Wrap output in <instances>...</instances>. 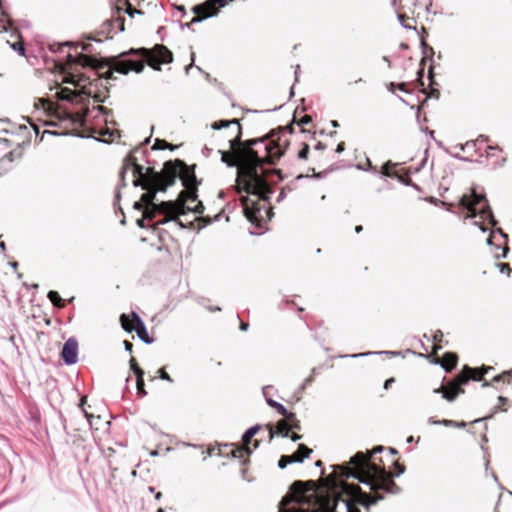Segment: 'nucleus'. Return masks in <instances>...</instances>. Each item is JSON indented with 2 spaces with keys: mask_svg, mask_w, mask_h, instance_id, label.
<instances>
[{
  "mask_svg": "<svg viewBox=\"0 0 512 512\" xmlns=\"http://www.w3.org/2000/svg\"><path fill=\"white\" fill-rule=\"evenodd\" d=\"M311 453H312L311 449H309L304 444H300L299 447H298V450L295 453H293L292 455H283V456H281V458L278 461V467L283 469L288 464H291V463H301V462H303V460L305 458L309 457V455Z\"/></svg>",
  "mask_w": 512,
  "mask_h": 512,
  "instance_id": "4468645a",
  "label": "nucleus"
},
{
  "mask_svg": "<svg viewBox=\"0 0 512 512\" xmlns=\"http://www.w3.org/2000/svg\"><path fill=\"white\" fill-rule=\"evenodd\" d=\"M272 391H273V386H271V385H267L262 388L263 396L265 397V400L268 405H269V402H271V403L276 402L275 400L272 399V395H273Z\"/></svg>",
  "mask_w": 512,
  "mask_h": 512,
  "instance_id": "bb28decb",
  "label": "nucleus"
},
{
  "mask_svg": "<svg viewBox=\"0 0 512 512\" xmlns=\"http://www.w3.org/2000/svg\"><path fill=\"white\" fill-rule=\"evenodd\" d=\"M401 101L405 103L406 105H409L411 109H414V105H412L408 100L400 97Z\"/></svg>",
  "mask_w": 512,
  "mask_h": 512,
  "instance_id": "5fc2aeb1",
  "label": "nucleus"
},
{
  "mask_svg": "<svg viewBox=\"0 0 512 512\" xmlns=\"http://www.w3.org/2000/svg\"><path fill=\"white\" fill-rule=\"evenodd\" d=\"M481 376L482 374H479L476 369H471L468 366H465L462 373L459 374L452 382L445 387H441L443 398L450 402L453 401L458 394L463 392L461 385L467 383L470 379L478 380Z\"/></svg>",
  "mask_w": 512,
  "mask_h": 512,
  "instance_id": "0eeeda50",
  "label": "nucleus"
},
{
  "mask_svg": "<svg viewBox=\"0 0 512 512\" xmlns=\"http://www.w3.org/2000/svg\"><path fill=\"white\" fill-rule=\"evenodd\" d=\"M285 196H286L285 191L281 190V192L279 193V195L277 197V202L282 201L285 198Z\"/></svg>",
  "mask_w": 512,
  "mask_h": 512,
  "instance_id": "de8ad7c7",
  "label": "nucleus"
},
{
  "mask_svg": "<svg viewBox=\"0 0 512 512\" xmlns=\"http://www.w3.org/2000/svg\"><path fill=\"white\" fill-rule=\"evenodd\" d=\"M248 327H249L248 323L242 322V323L240 324V329H241L242 331H246V330L248 329Z\"/></svg>",
  "mask_w": 512,
  "mask_h": 512,
  "instance_id": "09e8293b",
  "label": "nucleus"
},
{
  "mask_svg": "<svg viewBox=\"0 0 512 512\" xmlns=\"http://www.w3.org/2000/svg\"><path fill=\"white\" fill-rule=\"evenodd\" d=\"M457 360H458V357L456 354L446 353L443 356L442 360L439 361V363L445 371L449 372L455 367Z\"/></svg>",
  "mask_w": 512,
  "mask_h": 512,
  "instance_id": "f3484780",
  "label": "nucleus"
},
{
  "mask_svg": "<svg viewBox=\"0 0 512 512\" xmlns=\"http://www.w3.org/2000/svg\"><path fill=\"white\" fill-rule=\"evenodd\" d=\"M309 153V145L303 144L302 149L298 152V158L305 160Z\"/></svg>",
  "mask_w": 512,
  "mask_h": 512,
  "instance_id": "2f4dec72",
  "label": "nucleus"
},
{
  "mask_svg": "<svg viewBox=\"0 0 512 512\" xmlns=\"http://www.w3.org/2000/svg\"><path fill=\"white\" fill-rule=\"evenodd\" d=\"M78 342L75 338H69L63 345L61 356L65 364L72 365L77 362Z\"/></svg>",
  "mask_w": 512,
  "mask_h": 512,
  "instance_id": "dca6fc26",
  "label": "nucleus"
},
{
  "mask_svg": "<svg viewBox=\"0 0 512 512\" xmlns=\"http://www.w3.org/2000/svg\"><path fill=\"white\" fill-rule=\"evenodd\" d=\"M315 148H316L317 150H323V149H325V145H324L323 143H321V142H318V143L316 144Z\"/></svg>",
  "mask_w": 512,
  "mask_h": 512,
  "instance_id": "603ef678",
  "label": "nucleus"
},
{
  "mask_svg": "<svg viewBox=\"0 0 512 512\" xmlns=\"http://www.w3.org/2000/svg\"><path fill=\"white\" fill-rule=\"evenodd\" d=\"M158 373H159V377L162 380H166V381L172 382L171 377L164 371V369H159Z\"/></svg>",
  "mask_w": 512,
  "mask_h": 512,
  "instance_id": "e433bc0d",
  "label": "nucleus"
},
{
  "mask_svg": "<svg viewBox=\"0 0 512 512\" xmlns=\"http://www.w3.org/2000/svg\"><path fill=\"white\" fill-rule=\"evenodd\" d=\"M333 502H310L307 499L290 502V506L279 509L278 512H331Z\"/></svg>",
  "mask_w": 512,
  "mask_h": 512,
  "instance_id": "6e6552de",
  "label": "nucleus"
},
{
  "mask_svg": "<svg viewBox=\"0 0 512 512\" xmlns=\"http://www.w3.org/2000/svg\"><path fill=\"white\" fill-rule=\"evenodd\" d=\"M497 232H499V234L502 236V238H504L505 241L507 240V234H505L500 228L497 229Z\"/></svg>",
  "mask_w": 512,
  "mask_h": 512,
  "instance_id": "864d4df0",
  "label": "nucleus"
},
{
  "mask_svg": "<svg viewBox=\"0 0 512 512\" xmlns=\"http://www.w3.org/2000/svg\"><path fill=\"white\" fill-rule=\"evenodd\" d=\"M361 230H362V226H360V225H359V226H356L355 231H356L357 233H359Z\"/></svg>",
  "mask_w": 512,
  "mask_h": 512,
  "instance_id": "0e129e2a",
  "label": "nucleus"
},
{
  "mask_svg": "<svg viewBox=\"0 0 512 512\" xmlns=\"http://www.w3.org/2000/svg\"><path fill=\"white\" fill-rule=\"evenodd\" d=\"M127 13L129 14L130 17H133L134 14H141L142 12L140 10H137L135 8H132L130 5L127 9Z\"/></svg>",
  "mask_w": 512,
  "mask_h": 512,
  "instance_id": "58836bf2",
  "label": "nucleus"
},
{
  "mask_svg": "<svg viewBox=\"0 0 512 512\" xmlns=\"http://www.w3.org/2000/svg\"><path fill=\"white\" fill-rule=\"evenodd\" d=\"M137 152L139 150L133 151L125 158L120 172L122 186H126L125 175L131 171L133 186L147 191L142 194L140 201L134 203V209L142 210L143 204H146L145 218H153L157 213L164 214L165 217L159 220L157 225L176 221L182 227V223L176 219L178 215L185 214L186 210L197 214L203 213L204 206L201 202L193 208L186 206L187 201L197 199L196 176L193 171L180 160L165 162L161 172L155 171L153 167H148L144 171V167L137 163Z\"/></svg>",
  "mask_w": 512,
  "mask_h": 512,
  "instance_id": "f03ea898",
  "label": "nucleus"
},
{
  "mask_svg": "<svg viewBox=\"0 0 512 512\" xmlns=\"http://www.w3.org/2000/svg\"><path fill=\"white\" fill-rule=\"evenodd\" d=\"M421 131L425 132L426 134H429V136L434 139V131L428 130L427 128H421Z\"/></svg>",
  "mask_w": 512,
  "mask_h": 512,
  "instance_id": "49530a36",
  "label": "nucleus"
},
{
  "mask_svg": "<svg viewBox=\"0 0 512 512\" xmlns=\"http://www.w3.org/2000/svg\"><path fill=\"white\" fill-rule=\"evenodd\" d=\"M63 81L74 85L78 90L67 87L57 89L55 97L66 104H54L51 101L42 100L43 108L59 120H69L73 124L83 126L90 114L86 103L89 102V98H94L95 102H103V99L96 94L98 80L92 82L88 76L69 72Z\"/></svg>",
  "mask_w": 512,
  "mask_h": 512,
  "instance_id": "20e7f679",
  "label": "nucleus"
},
{
  "mask_svg": "<svg viewBox=\"0 0 512 512\" xmlns=\"http://www.w3.org/2000/svg\"><path fill=\"white\" fill-rule=\"evenodd\" d=\"M269 406L276 409L278 413L285 416L287 419H294V414L291 412H288V410L280 403L278 402H269Z\"/></svg>",
  "mask_w": 512,
  "mask_h": 512,
  "instance_id": "412c9836",
  "label": "nucleus"
},
{
  "mask_svg": "<svg viewBox=\"0 0 512 512\" xmlns=\"http://www.w3.org/2000/svg\"><path fill=\"white\" fill-rule=\"evenodd\" d=\"M132 322L135 325H127L124 324V330L127 332L135 331L137 333V336L146 344L152 343V339L149 337L146 326L142 319L136 314L135 312H132Z\"/></svg>",
  "mask_w": 512,
  "mask_h": 512,
  "instance_id": "2eb2a0df",
  "label": "nucleus"
},
{
  "mask_svg": "<svg viewBox=\"0 0 512 512\" xmlns=\"http://www.w3.org/2000/svg\"><path fill=\"white\" fill-rule=\"evenodd\" d=\"M210 151H211V150H210L208 147H205V148L203 149V153H204L206 156H208V155H209V152H210Z\"/></svg>",
  "mask_w": 512,
  "mask_h": 512,
  "instance_id": "13d9d810",
  "label": "nucleus"
},
{
  "mask_svg": "<svg viewBox=\"0 0 512 512\" xmlns=\"http://www.w3.org/2000/svg\"><path fill=\"white\" fill-rule=\"evenodd\" d=\"M129 363H130V369L134 372L136 377L138 376V372H140L141 375H144V371L137 365L134 358H131Z\"/></svg>",
  "mask_w": 512,
  "mask_h": 512,
  "instance_id": "c85d7f7f",
  "label": "nucleus"
},
{
  "mask_svg": "<svg viewBox=\"0 0 512 512\" xmlns=\"http://www.w3.org/2000/svg\"><path fill=\"white\" fill-rule=\"evenodd\" d=\"M146 219H147V218H145V216H144L143 218H141V219H138V220H137V225H138L139 227H141V228H144V227H145L144 222H145V220H146ZM148 219H149V220H151L152 218H148Z\"/></svg>",
  "mask_w": 512,
  "mask_h": 512,
  "instance_id": "79ce46f5",
  "label": "nucleus"
},
{
  "mask_svg": "<svg viewBox=\"0 0 512 512\" xmlns=\"http://www.w3.org/2000/svg\"><path fill=\"white\" fill-rule=\"evenodd\" d=\"M395 382V379L394 378H389L385 381L384 383V389H389V387L392 385V383Z\"/></svg>",
  "mask_w": 512,
  "mask_h": 512,
  "instance_id": "ea45409f",
  "label": "nucleus"
},
{
  "mask_svg": "<svg viewBox=\"0 0 512 512\" xmlns=\"http://www.w3.org/2000/svg\"><path fill=\"white\" fill-rule=\"evenodd\" d=\"M389 354V355H392V356H396V355H399L400 352H395V351H382V352H364V353H357V354H352L350 355V357L352 358H359V357H365V356H368V355H372V354Z\"/></svg>",
  "mask_w": 512,
  "mask_h": 512,
  "instance_id": "a878e982",
  "label": "nucleus"
},
{
  "mask_svg": "<svg viewBox=\"0 0 512 512\" xmlns=\"http://www.w3.org/2000/svg\"><path fill=\"white\" fill-rule=\"evenodd\" d=\"M227 1L228 0H207L201 5L194 6L193 11L196 16H194L191 22L187 23L186 26L189 27L190 24L199 23L207 18L217 15L219 8L225 7Z\"/></svg>",
  "mask_w": 512,
  "mask_h": 512,
  "instance_id": "9d476101",
  "label": "nucleus"
},
{
  "mask_svg": "<svg viewBox=\"0 0 512 512\" xmlns=\"http://www.w3.org/2000/svg\"><path fill=\"white\" fill-rule=\"evenodd\" d=\"M420 45L422 46L424 56H423V58L421 60V66H423V67H422L421 70H418V72H417V75H418V95L420 93L425 95L424 102H426V100L429 97H431V96H435L437 98L438 97V90L432 87L431 88V93L427 94L425 89L420 88V87L424 86V83L422 81V78H423V72L422 71L424 70L427 62L430 60L431 56L433 55L432 49L431 48L428 49V47H427V45H426V43H425L423 38H421V40H420ZM419 101H420V97L418 96V102Z\"/></svg>",
  "mask_w": 512,
  "mask_h": 512,
  "instance_id": "f8f14e48",
  "label": "nucleus"
},
{
  "mask_svg": "<svg viewBox=\"0 0 512 512\" xmlns=\"http://www.w3.org/2000/svg\"><path fill=\"white\" fill-rule=\"evenodd\" d=\"M331 125L333 127H338L339 126V124H338V122L336 120L331 121Z\"/></svg>",
  "mask_w": 512,
  "mask_h": 512,
  "instance_id": "e2e57ef3",
  "label": "nucleus"
},
{
  "mask_svg": "<svg viewBox=\"0 0 512 512\" xmlns=\"http://www.w3.org/2000/svg\"><path fill=\"white\" fill-rule=\"evenodd\" d=\"M406 86L407 84L406 83H399L398 85H395L393 82H391L389 85H388V90L391 91V92H394V89L397 87V89H399L400 91L402 92H405L407 94H410L411 91L410 90H407L406 89Z\"/></svg>",
  "mask_w": 512,
  "mask_h": 512,
  "instance_id": "cd10ccee",
  "label": "nucleus"
},
{
  "mask_svg": "<svg viewBox=\"0 0 512 512\" xmlns=\"http://www.w3.org/2000/svg\"><path fill=\"white\" fill-rule=\"evenodd\" d=\"M167 143L164 140H156L153 149H164Z\"/></svg>",
  "mask_w": 512,
  "mask_h": 512,
  "instance_id": "c9c22d12",
  "label": "nucleus"
},
{
  "mask_svg": "<svg viewBox=\"0 0 512 512\" xmlns=\"http://www.w3.org/2000/svg\"><path fill=\"white\" fill-rule=\"evenodd\" d=\"M288 144L283 136L272 134L269 141L266 138L241 141L240 145L231 148L232 153L218 150L223 163L237 167L238 192L247 194L241 197L243 212L258 227L271 217L267 203L273 193L263 164H274L284 155Z\"/></svg>",
  "mask_w": 512,
  "mask_h": 512,
  "instance_id": "7ed1b4c3",
  "label": "nucleus"
},
{
  "mask_svg": "<svg viewBox=\"0 0 512 512\" xmlns=\"http://www.w3.org/2000/svg\"><path fill=\"white\" fill-rule=\"evenodd\" d=\"M291 427L289 426L288 420H280L276 426V433L279 436L287 437L289 435V431Z\"/></svg>",
  "mask_w": 512,
  "mask_h": 512,
  "instance_id": "aec40b11",
  "label": "nucleus"
},
{
  "mask_svg": "<svg viewBox=\"0 0 512 512\" xmlns=\"http://www.w3.org/2000/svg\"><path fill=\"white\" fill-rule=\"evenodd\" d=\"M497 266L499 267V270H500L501 273H506L507 275L510 274L511 269H510L508 264H506V263H499V264H497Z\"/></svg>",
  "mask_w": 512,
  "mask_h": 512,
  "instance_id": "72a5a7b5",
  "label": "nucleus"
},
{
  "mask_svg": "<svg viewBox=\"0 0 512 512\" xmlns=\"http://www.w3.org/2000/svg\"><path fill=\"white\" fill-rule=\"evenodd\" d=\"M132 313L130 315H126V314H122L121 317H120V321H121V325L122 327L124 328V324H127V325H135L132 320Z\"/></svg>",
  "mask_w": 512,
  "mask_h": 512,
  "instance_id": "c756f323",
  "label": "nucleus"
},
{
  "mask_svg": "<svg viewBox=\"0 0 512 512\" xmlns=\"http://www.w3.org/2000/svg\"><path fill=\"white\" fill-rule=\"evenodd\" d=\"M13 152L10 151L6 153L1 159H0V177L6 174L8 171L12 169V163H13Z\"/></svg>",
  "mask_w": 512,
  "mask_h": 512,
  "instance_id": "a211bd4d",
  "label": "nucleus"
},
{
  "mask_svg": "<svg viewBox=\"0 0 512 512\" xmlns=\"http://www.w3.org/2000/svg\"><path fill=\"white\" fill-rule=\"evenodd\" d=\"M230 126H235L236 134L232 139L229 140V146H230V148H235L237 145L241 144L242 128L239 123V120L238 119L219 120V121H214L211 124V128L214 130H219V129L227 128Z\"/></svg>",
  "mask_w": 512,
  "mask_h": 512,
  "instance_id": "ddd939ff",
  "label": "nucleus"
},
{
  "mask_svg": "<svg viewBox=\"0 0 512 512\" xmlns=\"http://www.w3.org/2000/svg\"><path fill=\"white\" fill-rule=\"evenodd\" d=\"M439 424H443L445 426H456V427H464L465 422H453L452 420H442L438 422Z\"/></svg>",
  "mask_w": 512,
  "mask_h": 512,
  "instance_id": "7c9ffc66",
  "label": "nucleus"
},
{
  "mask_svg": "<svg viewBox=\"0 0 512 512\" xmlns=\"http://www.w3.org/2000/svg\"><path fill=\"white\" fill-rule=\"evenodd\" d=\"M142 58L154 69L159 70L161 64L171 63L173 60L172 52L163 45H156L153 49H141Z\"/></svg>",
  "mask_w": 512,
  "mask_h": 512,
  "instance_id": "1a4fd4ad",
  "label": "nucleus"
},
{
  "mask_svg": "<svg viewBox=\"0 0 512 512\" xmlns=\"http://www.w3.org/2000/svg\"><path fill=\"white\" fill-rule=\"evenodd\" d=\"M397 16H398V20H399V22H400V24L402 25L403 28L416 30V26L415 25H410V24L406 23V19H410V17L407 16L406 12H398Z\"/></svg>",
  "mask_w": 512,
  "mask_h": 512,
  "instance_id": "b1692460",
  "label": "nucleus"
},
{
  "mask_svg": "<svg viewBox=\"0 0 512 512\" xmlns=\"http://www.w3.org/2000/svg\"><path fill=\"white\" fill-rule=\"evenodd\" d=\"M318 370V367L312 368L310 375L307 378H305L302 384L300 385L299 392H303L314 381V377L318 373Z\"/></svg>",
  "mask_w": 512,
  "mask_h": 512,
  "instance_id": "4be33fe9",
  "label": "nucleus"
},
{
  "mask_svg": "<svg viewBox=\"0 0 512 512\" xmlns=\"http://www.w3.org/2000/svg\"><path fill=\"white\" fill-rule=\"evenodd\" d=\"M384 450L376 446L367 452H357L348 464L333 465V475L327 478L328 492L319 494L314 488L306 487L301 481L292 484L290 491L282 498L278 510L290 506V502L307 499L310 502H333L335 512L338 501L345 503L347 512H361L358 505L370 512L383 496L379 491L397 493L398 487L384 467L379 466L373 456Z\"/></svg>",
  "mask_w": 512,
  "mask_h": 512,
  "instance_id": "f257e3e1",
  "label": "nucleus"
},
{
  "mask_svg": "<svg viewBox=\"0 0 512 512\" xmlns=\"http://www.w3.org/2000/svg\"><path fill=\"white\" fill-rule=\"evenodd\" d=\"M259 426H252L249 429L246 430V432L242 436L243 444L245 445V450L248 454H250L252 451L249 448V443L251 439L255 436V434L258 432Z\"/></svg>",
  "mask_w": 512,
  "mask_h": 512,
  "instance_id": "6ab92c4d",
  "label": "nucleus"
},
{
  "mask_svg": "<svg viewBox=\"0 0 512 512\" xmlns=\"http://www.w3.org/2000/svg\"><path fill=\"white\" fill-rule=\"evenodd\" d=\"M413 440H414L413 436H409V437L407 438V442H408V443L413 442Z\"/></svg>",
  "mask_w": 512,
  "mask_h": 512,
  "instance_id": "69168bd1",
  "label": "nucleus"
},
{
  "mask_svg": "<svg viewBox=\"0 0 512 512\" xmlns=\"http://www.w3.org/2000/svg\"><path fill=\"white\" fill-rule=\"evenodd\" d=\"M299 439H301V436H300V435H298V434H292V435H291V440H292L293 442H296V441H298Z\"/></svg>",
  "mask_w": 512,
  "mask_h": 512,
  "instance_id": "8fccbe9b",
  "label": "nucleus"
},
{
  "mask_svg": "<svg viewBox=\"0 0 512 512\" xmlns=\"http://www.w3.org/2000/svg\"><path fill=\"white\" fill-rule=\"evenodd\" d=\"M47 297L53 303L54 306L59 307V308L64 306L63 300L60 297V295L58 294V292L51 290L48 292Z\"/></svg>",
  "mask_w": 512,
  "mask_h": 512,
  "instance_id": "5701e85b",
  "label": "nucleus"
},
{
  "mask_svg": "<svg viewBox=\"0 0 512 512\" xmlns=\"http://www.w3.org/2000/svg\"><path fill=\"white\" fill-rule=\"evenodd\" d=\"M382 174L387 177L396 178L402 184L415 186L410 177V169L403 164L387 162L382 166Z\"/></svg>",
  "mask_w": 512,
  "mask_h": 512,
  "instance_id": "9b49d317",
  "label": "nucleus"
},
{
  "mask_svg": "<svg viewBox=\"0 0 512 512\" xmlns=\"http://www.w3.org/2000/svg\"><path fill=\"white\" fill-rule=\"evenodd\" d=\"M135 50H131L129 52H124L118 57H113L109 60L110 70L106 73L107 78H112L113 72H118L121 74H127L130 71H135L137 73L141 72L144 69V62L142 59H131L127 56L130 54H135Z\"/></svg>",
  "mask_w": 512,
  "mask_h": 512,
  "instance_id": "423d86ee",
  "label": "nucleus"
},
{
  "mask_svg": "<svg viewBox=\"0 0 512 512\" xmlns=\"http://www.w3.org/2000/svg\"><path fill=\"white\" fill-rule=\"evenodd\" d=\"M287 420L291 422V423H289L291 430L292 429H300V423L298 420H296L295 417H294V419H287Z\"/></svg>",
  "mask_w": 512,
  "mask_h": 512,
  "instance_id": "4c0bfd02",
  "label": "nucleus"
},
{
  "mask_svg": "<svg viewBox=\"0 0 512 512\" xmlns=\"http://www.w3.org/2000/svg\"><path fill=\"white\" fill-rule=\"evenodd\" d=\"M237 453L242 454V450L233 451V457H238ZM241 457V455H239Z\"/></svg>",
  "mask_w": 512,
  "mask_h": 512,
  "instance_id": "4d7b16f0",
  "label": "nucleus"
},
{
  "mask_svg": "<svg viewBox=\"0 0 512 512\" xmlns=\"http://www.w3.org/2000/svg\"><path fill=\"white\" fill-rule=\"evenodd\" d=\"M345 149V146H344V143H339L337 148H336V153H342Z\"/></svg>",
  "mask_w": 512,
  "mask_h": 512,
  "instance_id": "a18cd8bd",
  "label": "nucleus"
},
{
  "mask_svg": "<svg viewBox=\"0 0 512 512\" xmlns=\"http://www.w3.org/2000/svg\"><path fill=\"white\" fill-rule=\"evenodd\" d=\"M475 225H478V226H479V228H480L482 231H485V230H486V229L484 228V226H483L481 223H479V222H475Z\"/></svg>",
  "mask_w": 512,
  "mask_h": 512,
  "instance_id": "052dcab7",
  "label": "nucleus"
},
{
  "mask_svg": "<svg viewBox=\"0 0 512 512\" xmlns=\"http://www.w3.org/2000/svg\"><path fill=\"white\" fill-rule=\"evenodd\" d=\"M491 243H492V237H491V236H489V237L487 238V244H489V245H490Z\"/></svg>",
  "mask_w": 512,
  "mask_h": 512,
  "instance_id": "774afa93",
  "label": "nucleus"
},
{
  "mask_svg": "<svg viewBox=\"0 0 512 512\" xmlns=\"http://www.w3.org/2000/svg\"><path fill=\"white\" fill-rule=\"evenodd\" d=\"M191 60H192V62L185 69L187 74L189 73L191 67L193 66L194 60H195L194 52L191 53Z\"/></svg>",
  "mask_w": 512,
  "mask_h": 512,
  "instance_id": "a19ab883",
  "label": "nucleus"
},
{
  "mask_svg": "<svg viewBox=\"0 0 512 512\" xmlns=\"http://www.w3.org/2000/svg\"><path fill=\"white\" fill-rule=\"evenodd\" d=\"M507 252H508V247H507V246H505V247L503 248V253H502V257H503V258H505V257H506Z\"/></svg>",
  "mask_w": 512,
  "mask_h": 512,
  "instance_id": "6e6d98bb",
  "label": "nucleus"
},
{
  "mask_svg": "<svg viewBox=\"0 0 512 512\" xmlns=\"http://www.w3.org/2000/svg\"><path fill=\"white\" fill-rule=\"evenodd\" d=\"M273 173L277 174L280 179H282L281 171L280 170H274Z\"/></svg>",
  "mask_w": 512,
  "mask_h": 512,
  "instance_id": "680f3d73",
  "label": "nucleus"
},
{
  "mask_svg": "<svg viewBox=\"0 0 512 512\" xmlns=\"http://www.w3.org/2000/svg\"><path fill=\"white\" fill-rule=\"evenodd\" d=\"M5 249H6L5 243L4 242H0V250L1 251H5Z\"/></svg>",
  "mask_w": 512,
  "mask_h": 512,
  "instance_id": "bf43d9fd",
  "label": "nucleus"
},
{
  "mask_svg": "<svg viewBox=\"0 0 512 512\" xmlns=\"http://www.w3.org/2000/svg\"><path fill=\"white\" fill-rule=\"evenodd\" d=\"M428 79H429V85H433L432 66L431 65L428 66Z\"/></svg>",
  "mask_w": 512,
  "mask_h": 512,
  "instance_id": "37998d69",
  "label": "nucleus"
},
{
  "mask_svg": "<svg viewBox=\"0 0 512 512\" xmlns=\"http://www.w3.org/2000/svg\"><path fill=\"white\" fill-rule=\"evenodd\" d=\"M136 387H137V393L140 396H145L146 395V391L144 389L143 375H141L140 372H138V376L136 377Z\"/></svg>",
  "mask_w": 512,
  "mask_h": 512,
  "instance_id": "393cba45",
  "label": "nucleus"
},
{
  "mask_svg": "<svg viewBox=\"0 0 512 512\" xmlns=\"http://www.w3.org/2000/svg\"><path fill=\"white\" fill-rule=\"evenodd\" d=\"M461 205L468 210V217L479 215L483 222L488 221L490 225H496V220L483 195H478L475 191H473L471 196L463 195L461 197Z\"/></svg>",
  "mask_w": 512,
  "mask_h": 512,
  "instance_id": "39448f33",
  "label": "nucleus"
},
{
  "mask_svg": "<svg viewBox=\"0 0 512 512\" xmlns=\"http://www.w3.org/2000/svg\"><path fill=\"white\" fill-rule=\"evenodd\" d=\"M299 72H300V66L297 65L295 68V81H298Z\"/></svg>",
  "mask_w": 512,
  "mask_h": 512,
  "instance_id": "3c124183",
  "label": "nucleus"
},
{
  "mask_svg": "<svg viewBox=\"0 0 512 512\" xmlns=\"http://www.w3.org/2000/svg\"><path fill=\"white\" fill-rule=\"evenodd\" d=\"M312 121V118L311 116L309 115H304L298 122L297 124L299 126H303V125H306V124H309L310 122Z\"/></svg>",
  "mask_w": 512,
  "mask_h": 512,
  "instance_id": "f704fd0d",
  "label": "nucleus"
},
{
  "mask_svg": "<svg viewBox=\"0 0 512 512\" xmlns=\"http://www.w3.org/2000/svg\"><path fill=\"white\" fill-rule=\"evenodd\" d=\"M11 266H12L14 269H16V268H17V266H18V263H17V262H13V263H11Z\"/></svg>",
  "mask_w": 512,
  "mask_h": 512,
  "instance_id": "338daca9",
  "label": "nucleus"
},
{
  "mask_svg": "<svg viewBox=\"0 0 512 512\" xmlns=\"http://www.w3.org/2000/svg\"><path fill=\"white\" fill-rule=\"evenodd\" d=\"M93 110H96L98 111L99 113H101L103 116H104V120L105 122H108V115L110 114V111H108L105 107L103 106H94L93 107Z\"/></svg>",
  "mask_w": 512,
  "mask_h": 512,
  "instance_id": "473e14b6",
  "label": "nucleus"
},
{
  "mask_svg": "<svg viewBox=\"0 0 512 512\" xmlns=\"http://www.w3.org/2000/svg\"><path fill=\"white\" fill-rule=\"evenodd\" d=\"M123 343H124V346H125V350L131 352L133 345L129 341H127V340H125Z\"/></svg>",
  "mask_w": 512,
  "mask_h": 512,
  "instance_id": "c03bdc74",
  "label": "nucleus"
}]
</instances>
